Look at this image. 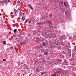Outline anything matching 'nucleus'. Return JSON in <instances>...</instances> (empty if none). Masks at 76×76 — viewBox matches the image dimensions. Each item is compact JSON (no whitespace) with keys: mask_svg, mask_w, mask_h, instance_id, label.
<instances>
[{"mask_svg":"<svg viewBox=\"0 0 76 76\" xmlns=\"http://www.w3.org/2000/svg\"><path fill=\"white\" fill-rule=\"evenodd\" d=\"M56 46L55 47L56 48H58V45H60V43L58 42H57L56 43Z\"/></svg>","mask_w":76,"mask_h":76,"instance_id":"f257e3e1","label":"nucleus"},{"mask_svg":"<svg viewBox=\"0 0 76 76\" xmlns=\"http://www.w3.org/2000/svg\"><path fill=\"white\" fill-rule=\"evenodd\" d=\"M15 11H14L15 16H17V14H18V11L16 10H15Z\"/></svg>","mask_w":76,"mask_h":76,"instance_id":"f03ea898","label":"nucleus"},{"mask_svg":"<svg viewBox=\"0 0 76 76\" xmlns=\"http://www.w3.org/2000/svg\"><path fill=\"white\" fill-rule=\"evenodd\" d=\"M55 37H56V38H58V39H61L60 37L58 36V35H55Z\"/></svg>","mask_w":76,"mask_h":76,"instance_id":"7ed1b4c3","label":"nucleus"},{"mask_svg":"<svg viewBox=\"0 0 76 76\" xmlns=\"http://www.w3.org/2000/svg\"><path fill=\"white\" fill-rule=\"evenodd\" d=\"M43 54L44 55H45V56H47V55H49V54H50V53H48V52H44V53Z\"/></svg>","mask_w":76,"mask_h":76,"instance_id":"20e7f679","label":"nucleus"},{"mask_svg":"<svg viewBox=\"0 0 76 76\" xmlns=\"http://www.w3.org/2000/svg\"><path fill=\"white\" fill-rule=\"evenodd\" d=\"M40 48L41 51H43V50H44V48H43V46H40Z\"/></svg>","mask_w":76,"mask_h":76,"instance_id":"39448f33","label":"nucleus"},{"mask_svg":"<svg viewBox=\"0 0 76 76\" xmlns=\"http://www.w3.org/2000/svg\"><path fill=\"white\" fill-rule=\"evenodd\" d=\"M21 43V44H23V45H25V44H27L26 42H22Z\"/></svg>","mask_w":76,"mask_h":76,"instance_id":"423d86ee","label":"nucleus"},{"mask_svg":"<svg viewBox=\"0 0 76 76\" xmlns=\"http://www.w3.org/2000/svg\"><path fill=\"white\" fill-rule=\"evenodd\" d=\"M57 73H58V74H60L61 75V73H62V72H61V71H57L56 72Z\"/></svg>","mask_w":76,"mask_h":76,"instance_id":"0eeeda50","label":"nucleus"},{"mask_svg":"<svg viewBox=\"0 0 76 76\" xmlns=\"http://www.w3.org/2000/svg\"><path fill=\"white\" fill-rule=\"evenodd\" d=\"M40 40V39L39 38H36V41L37 42H38V41H39Z\"/></svg>","mask_w":76,"mask_h":76,"instance_id":"6e6552de","label":"nucleus"},{"mask_svg":"<svg viewBox=\"0 0 76 76\" xmlns=\"http://www.w3.org/2000/svg\"><path fill=\"white\" fill-rule=\"evenodd\" d=\"M21 19H22V20H23V21H24V20H25V18L23 17Z\"/></svg>","mask_w":76,"mask_h":76,"instance_id":"1a4fd4ad","label":"nucleus"},{"mask_svg":"<svg viewBox=\"0 0 76 76\" xmlns=\"http://www.w3.org/2000/svg\"><path fill=\"white\" fill-rule=\"evenodd\" d=\"M46 46V43H44V42H43V44L42 45V46Z\"/></svg>","mask_w":76,"mask_h":76,"instance_id":"9d476101","label":"nucleus"},{"mask_svg":"<svg viewBox=\"0 0 76 76\" xmlns=\"http://www.w3.org/2000/svg\"><path fill=\"white\" fill-rule=\"evenodd\" d=\"M68 51L69 53V54H70V53H71V50L69 49H68Z\"/></svg>","mask_w":76,"mask_h":76,"instance_id":"9b49d317","label":"nucleus"},{"mask_svg":"<svg viewBox=\"0 0 76 76\" xmlns=\"http://www.w3.org/2000/svg\"><path fill=\"white\" fill-rule=\"evenodd\" d=\"M36 70H37L36 73H38V72H39V71L40 70L38 69L37 68H36Z\"/></svg>","mask_w":76,"mask_h":76,"instance_id":"f8f14e48","label":"nucleus"},{"mask_svg":"<svg viewBox=\"0 0 76 76\" xmlns=\"http://www.w3.org/2000/svg\"><path fill=\"white\" fill-rule=\"evenodd\" d=\"M13 31L14 33H16L17 32V29H15Z\"/></svg>","mask_w":76,"mask_h":76,"instance_id":"ddd939ff","label":"nucleus"},{"mask_svg":"<svg viewBox=\"0 0 76 76\" xmlns=\"http://www.w3.org/2000/svg\"><path fill=\"white\" fill-rule=\"evenodd\" d=\"M30 7L31 10H33V7H32V6L31 5H30Z\"/></svg>","mask_w":76,"mask_h":76,"instance_id":"4468645a","label":"nucleus"},{"mask_svg":"<svg viewBox=\"0 0 76 76\" xmlns=\"http://www.w3.org/2000/svg\"><path fill=\"white\" fill-rule=\"evenodd\" d=\"M16 39H17V41H20V38H16Z\"/></svg>","mask_w":76,"mask_h":76,"instance_id":"2eb2a0df","label":"nucleus"},{"mask_svg":"<svg viewBox=\"0 0 76 76\" xmlns=\"http://www.w3.org/2000/svg\"><path fill=\"white\" fill-rule=\"evenodd\" d=\"M40 73H41V75H42L44 74V73H46L45 72H40Z\"/></svg>","mask_w":76,"mask_h":76,"instance_id":"dca6fc26","label":"nucleus"},{"mask_svg":"<svg viewBox=\"0 0 76 76\" xmlns=\"http://www.w3.org/2000/svg\"><path fill=\"white\" fill-rule=\"evenodd\" d=\"M3 43L4 45H5L6 44V42H5V41H3Z\"/></svg>","mask_w":76,"mask_h":76,"instance_id":"f3484780","label":"nucleus"},{"mask_svg":"<svg viewBox=\"0 0 76 76\" xmlns=\"http://www.w3.org/2000/svg\"><path fill=\"white\" fill-rule=\"evenodd\" d=\"M64 5H65V6H66L67 5L66 4V2H64Z\"/></svg>","mask_w":76,"mask_h":76,"instance_id":"a211bd4d","label":"nucleus"},{"mask_svg":"<svg viewBox=\"0 0 76 76\" xmlns=\"http://www.w3.org/2000/svg\"><path fill=\"white\" fill-rule=\"evenodd\" d=\"M28 19H27L25 21V23H27V22H28Z\"/></svg>","mask_w":76,"mask_h":76,"instance_id":"6ab92c4d","label":"nucleus"},{"mask_svg":"<svg viewBox=\"0 0 76 76\" xmlns=\"http://www.w3.org/2000/svg\"><path fill=\"white\" fill-rule=\"evenodd\" d=\"M57 76L56 74H53L51 75V76Z\"/></svg>","mask_w":76,"mask_h":76,"instance_id":"aec40b11","label":"nucleus"},{"mask_svg":"<svg viewBox=\"0 0 76 76\" xmlns=\"http://www.w3.org/2000/svg\"><path fill=\"white\" fill-rule=\"evenodd\" d=\"M37 25H40V24H41V23H37Z\"/></svg>","mask_w":76,"mask_h":76,"instance_id":"412c9836","label":"nucleus"},{"mask_svg":"<svg viewBox=\"0 0 76 76\" xmlns=\"http://www.w3.org/2000/svg\"><path fill=\"white\" fill-rule=\"evenodd\" d=\"M20 15H22V12H21V11H20Z\"/></svg>","mask_w":76,"mask_h":76,"instance_id":"4be33fe9","label":"nucleus"},{"mask_svg":"<svg viewBox=\"0 0 76 76\" xmlns=\"http://www.w3.org/2000/svg\"><path fill=\"white\" fill-rule=\"evenodd\" d=\"M24 75H26V72H24Z\"/></svg>","mask_w":76,"mask_h":76,"instance_id":"5701e85b","label":"nucleus"},{"mask_svg":"<svg viewBox=\"0 0 76 76\" xmlns=\"http://www.w3.org/2000/svg\"><path fill=\"white\" fill-rule=\"evenodd\" d=\"M58 70H61V69L60 68H58Z\"/></svg>","mask_w":76,"mask_h":76,"instance_id":"b1692460","label":"nucleus"},{"mask_svg":"<svg viewBox=\"0 0 76 76\" xmlns=\"http://www.w3.org/2000/svg\"><path fill=\"white\" fill-rule=\"evenodd\" d=\"M3 61H6V60L5 59H3Z\"/></svg>","mask_w":76,"mask_h":76,"instance_id":"393cba45","label":"nucleus"},{"mask_svg":"<svg viewBox=\"0 0 76 76\" xmlns=\"http://www.w3.org/2000/svg\"><path fill=\"white\" fill-rule=\"evenodd\" d=\"M64 40H65V39H66V37H65V39L63 38Z\"/></svg>","mask_w":76,"mask_h":76,"instance_id":"a878e982","label":"nucleus"},{"mask_svg":"<svg viewBox=\"0 0 76 76\" xmlns=\"http://www.w3.org/2000/svg\"><path fill=\"white\" fill-rule=\"evenodd\" d=\"M23 15H25V14L24 13H23Z\"/></svg>","mask_w":76,"mask_h":76,"instance_id":"bb28decb","label":"nucleus"},{"mask_svg":"<svg viewBox=\"0 0 76 76\" xmlns=\"http://www.w3.org/2000/svg\"><path fill=\"white\" fill-rule=\"evenodd\" d=\"M49 64H52L51 63H49Z\"/></svg>","mask_w":76,"mask_h":76,"instance_id":"cd10ccee","label":"nucleus"},{"mask_svg":"<svg viewBox=\"0 0 76 76\" xmlns=\"http://www.w3.org/2000/svg\"><path fill=\"white\" fill-rule=\"evenodd\" d=\"M61 3H62V4L63 3V2L62 1V2H61Z\"/></svg>","mask_w":76,"mask_h":76,"instance_id":"c85d7f7f","label":"nucleus"},{"mask_svg":"<svg viewBox=\"0 0 76 76\" xmlns=\"http://www.w3.org/2000/svg\"><path fill=\"white\" fill-rule=\"evenodd\" d=\"M42 18H44V17H42Z\"/></svg>","mask_w":76,"mask_h":76,"instance_id":"c756f323","label":"nucleus"},{"mask_svg":"<svg viewBox=\"0 0 76 76\" xmlns=\"http://www.w3.org/2000/svg\"><path fill=\"white\" fill-rule=\"evenodd\" d=\"M64 62H65V63H66V61H64Z\"/></svg>","mask_w":76,"mask_h":76,"instance_id":"7c9ffc66","label":"nucleus"},{"mask_svg":"<svg viewBox=\"0 0 76 76\" xmlns=\"http://www.w3.org/2000/svg\"><path fill=\"white\" fill-rule=\"evenodd\" d=\"M25 74H23V76H24V75Z\"/></svg>","mask_w":76,"mask_h":76,"instance_id":"2f4dec72","label":"nucleus"},{"mask_svg":"<svg viewBox=\"0 0 76 76\" xmlns=\"http://www.w3.org/2000/svg\"><path fill=\"white\" fill-rule=\"evenodd\" d=\"M6 0H5V1H4H4H6Z\"/></svg>","mask_w":76,"mask_h":76,"instance_id":"473e14b6","label":"nucleus"},{"mask_svg":"<svg viewBox=\"0 0 76 76\" xmlns=\"http://www.w3.org/2000/svg\"><path fill=\"white\" fill-rule=\"evenodd\" d=\"M11 1H13V0H11Z\"/></svg>","mask_w":76,"mask_h":76,"instance_id":"72a5a7b5","label":"nucleus"},{"mask_svg":"<svg viewBox=\"0 0 76 76\" xmlns=\"http://www.w3.org/2000/svg\"><path fill=\"white\" fill-rule=\"evenodd\" d=\"M69 39H71V38H69Z\"/></svg>","mask_w":76,"mask_h":76,"instance_id":"f704fd0d","label":"nucleus"},{"mask_svg":"<svg viewBox=\"0 0 76 76\" xmlns=\"http://www.w3.org/2000/svg\"><path fill=\"white\" fill-rule=\"evenodd\" d=\"M66 65H67V64H66Z\"/></svg>","mask_w":76,"mask_h":76,"instance_id":"c9c22d12","label":"nucleus"},{"mask_svg":"<svg viewBox=\"0 0 76 76\" xmlns=\"http://www.w3.org/2000/svg\"><path fill=\"white\" fill-rule=\"evenodd\" d=\"M30 50V51H31V50Z\"/></svg>","mask_w":76,"mask_h":76,"instance_id":"e433bc0d","label":"nucleus"},{"mask_svg":"<svg viewBox=\"0 0 76 76\" xmlns=\"http://www.w3.org/2000/svg\"><path fill=\"white\" fill-rule=\"evenodd\" d=\"M41 19V18H40V19Z\"/></svg>","mask_w":76,"mask_h":76,"instance_id":"4c0bfd02","label":"nucleus"},{"mask_svg":"<svg viewBox=\"0 0 76 76\" xmlns=\"http://www.w3.org/2000/svg\"><path fill=\"white\" fill-rule=\"evenodd\" d=\"M69 56H70V54L69 55Z\"/></svg>","mask_w":76,"mask_h":76,"instance_id":"58836bf2","label":"nucleus"},{"mask_svg":"<svg viewBox=\"0 0 76 76\" xmlns=\"http://www.w3.org/2000/svg\"><path fill=\"white\" fill-rule=\"evenodd\" d=\"M45 34H46V33L45 32Z\"/></svg>","mask_w":76,"mask_h":76,"instance_id":"ea45409f","label":"nucleus"},{"mask_svg":"<svg viewBox=\"0 0 76 76\" xmlns=\"http://www.w3.org/2000/svg\"><path fill=\"white\" fill-rule=\"evenodd\" d=\"M8 1H9V0H8Z\"/></svg>","mask_w":76,"mask_h":76,"instance_id":"a19ab883","label":"nucleus"},{"mask_svg":"<svg viewBox=\"0 0 76 76\" xmlns=\"http://www.w3.org/2000/svg\"><path fill=\"white\" fill-rule=\"evenodd\" d=\"M70 55H71V54H70Z\"/></svg>","mask_w":76,"mask_h":76,"instance_id":"79ce46f5","label":"nucleus"},{"mask_svg":"<svg viewBox=\"0 0 76 76\" xmlns=\"http://www.w3.org/2000/svg\"><path fill=\"white\" fill-rule=\"evenodd\" d=\"M73 57V56H72Z\"/></svg>","mask_w":76,"mask_h":76,"instance_id":"37998d69","label":"nucleus"}]
</instances>
